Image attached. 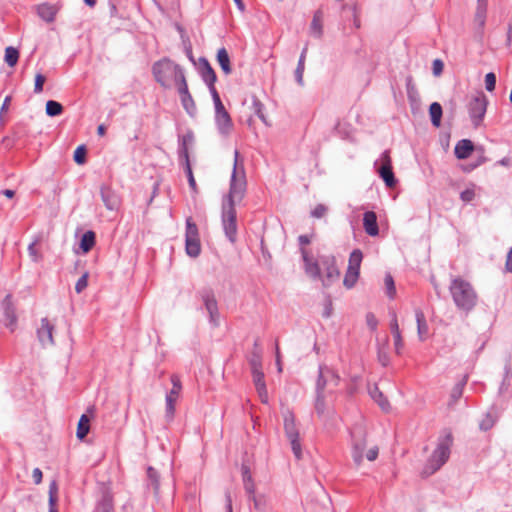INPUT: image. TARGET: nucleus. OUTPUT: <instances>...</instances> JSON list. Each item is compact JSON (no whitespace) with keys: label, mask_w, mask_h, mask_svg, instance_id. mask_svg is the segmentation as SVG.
I'll use <instances>...</instances> for the list:
<instances>
[{"label":"nucleus","mask_w":512,"mask_h":512,"mask_svg":"<svg viewBox=\"0 0 512 512\" xmlns=\"http://www.w3.org/2000/svg\"><path fill=\"white\" fill-rule=\"evenodd\" d=\"M185 238H199L198 227L191 217L186 219Z\"/></svg>","instance_id":"49530a36"},{"label":"nucleus","mask_w":512,"mask_h":512,"mask_svg":"<svg viewBox=\"0 0 512 512\" xmlns=\"http://www.w3.org/2000/svg\"><path fill=\"white\" fill-rule=\"evenodd\" d=\"M487 105L488 99L483 93L476 95L469 102L468 111L475 127H478L482 122L487 110Z\"/></svg>","instance_id":"0eeeda50"},{"label":"nucleus","mask_w":512,"mask_h":512,"mask_svg":"<svg viewBox=\"0 0 512 512\" xmlns=\"http://www.w3.org/2000/svg\"><path fill=\"white\" fill-rule=\"evenodd\" d=\"M512 45V17L507 25V36H506V46L511 47Z\"/></svg>","instance_id":"774afa93"},{"label":"nucleus","mask_w":512,"mask_h":512,"mask_svg":"<svg viewBox=\"0 0 512 512\" xmlns=\"http://www.w3.org/2000/svg\"><path fill=\"white\" fill-rule=\"evenodd\" d=\"M384 282H385L387 295L390 298H394V296L396 294V288H395L394 280H393V277L391 276V274H389V273L386 274Z\"/></svg>","instance_id":"864d4df0"},{"label":"nucleus","mask_w":512,"mask_h":512,"mask_svg":"<svg viewBox=\"0 0 512 512\" xmlns=\"http://www.w3.org/2000/svg\"><path fill=\"white\" fill-rule=\"evenodd\" d=\"M95 245V233L93 231H87L83 234L80 241V248L84 253L89 252Z\"/></svg>","instance_id":"7c9ffc66"},{"label":"nucleus","mask_w":512,"mask_h":512,"mask_svg":"<svg viewBox=\"0 0 512 512\" xmlns=\"http://www.w3.org/2000/svg\"><path fill=\"white\" fill-rule=\"evenodd\" d=\"M180 99H181L182 106L186 110V112L190 116H195L196 112H197V108H196V104H195L191 94L189 93L186 95H182V96H180Z\"/></svg>","instance_id":"c9c22d12"},{"label":"nucleus","mask_w":512,"mask_h":512,"mask_svg":"<svg viewBox=\"0 0 512 512\" xmlns=\"http://www.w3.org/2000/svg\"><path fill=\"white\" fill-rule=\"evenodd\" d=\"M101 199L108 210H116L120 201L116 193L108 186L102 185L100 188Z\"/></svg>","instance_id":"4468645a"},{"label":"nucleus","mask_w":512,"mask_h":512,"mask_svg":"<svg viewBox=\"0 0 512 512\" xmlns=\"http://www.w3.org/2000/svg\"><path fill=\"white\" fill-rule=\"evenodd\" d=\"M381 164L378 166V161L375 162L376 170L379 176L383 179L386 186L393 188L396 185V178L392 170V161L390 158V152L384 151L381 155Z\"/></svg>","instance_id":"1a4fd4ad"},{"label":"nucleus","mask_w":512,"mask_h":512,"mask_svg":"<svg viewBox=\"0 0 512 512\" xmlns=\"http://www.w3.org/2000/svg\"><path fill=\"white\" fill-rule=\"evenodd\" d=\"M473 149L474 146L471 140L462 139L456 144L454 153L458 159H466L470 156Z\"/></svg>","instance_id":"4be33fe9"},{"label":"nucleus","mask_w":512,"mask_h":512,"mask_svg":"<svg viewBox=\"0 0 512 512\" xmlns=\"http://www.w3.org/2000/svg\"><path fill=\"white\" fill-rule=\"evenodd\" d=\"M358 276L359 271L348 268L343 280L344 286H346L347 288H352L355 285Z\"/></svg>","instance_id":"a18cd8bd"},{"label":"nucleus","mask_w":512,"mask_h":512,"mask_svg":"<svg viewBox=\"0 0 512 512\" xmlns=\"http://www.w3.org/2000/svg\"><path fill=\"white\" fill-rule=\"evenodd\" d=\"M251 372H252L253 382L255 384L256 389L260 388L263 390V387H265L266 384L264 381V373H263L262 369L251 370Z\"/></svg>","instance_id":"09e8293b"},{"label":"nucleus","mask_w":512,"mask_h":512,"mask_svg":"<svg viewBox=\"0 0 512 512\" xmlns=\"http://www.w3.org/2000/svg\"><path fill=\"white\" fill-rule=\"evenodd\" d=\"M58 484L53 480L49 485V512H58L56 509Z\"/></svg>","instance_id":"f704fd0d"},{"label":"nucleus","mask_w":512,"mask_h":512,"mask_svg":"<svg viewBox=\"0 0 512 512\" xmlns=\"http://www.w3.org/2000/svg\"><path fill=\"white\" fill-rule=\"evenodd\" d=\"M340 381L339 375L327 366H320L316 381V392H325L328 386L336 387Z\"/></svg>","instance_id":"9b49d317"},{"label":"nucleus","mask_w":512,"mask_h":512,"mask_svg":"<svg viewBox=\"0 0 512 512\" xmlns=\"http://www.w3.org/2000/svg\"><path fill=\"white\" fill-rule=\"evenodd\" d=\"M253 504L254 508L258 512H267L268 511V498L264 494H258L253 496V498L250 499Z\"/></svg>","instance_id":"e433bc0d"},{"label":"nucleus","mask_w":512,"mask_h":512,"mask_svg":"<svg viewBox=\"0 0 512 512\" xmlns=\"http://www.w3.org/2000/svg\"><path fill=\"white\" fill-rule=\"evenodd\" d=\"M215 123L219 133L223 136H228L233 128V123L228 112L215 115Z\"/></svg>","instance_id":"aec40b11"},{"label":"nucleus","mask_w":512,"mask_h":512,"mask_svg":"<svg viewBox=\"0 0 512 512\" xmlns=\"http://www.w3.org/2000/svg\"><path fill=\"white\" fill-rule=\"evenodd\" d=\"M90 420L88 418V416L86 414H83L80 419H79V422H78V426H77V432H76V435L78 437V439L82 440L86 437V435L89 433V429H90Z\"/></svg>","instance_id":"2f4dec72"},{"label":"nucleus","mask_w":512,"mask_h":512,"mask_svg":"<svg viewBox=\"0 0 512 512\" xmlns=\"http://www.w3.org/2000/svg\"><path fill=\"white\" fill-rule=\"evenodd\" d=\"M246 187L247 182L244 162L240 158L239 151L235 150L229 193L222 206V225L225 235L231 243H235L237 236L235 205L244 198Z\"/></svg>","instance_id":"f257e3e1"},{"label":"nucleus","mask_w":512,"mask_h":512,"mask_svg":"<svg viewBox=\"0 0 512 512\" xmlns=\"http://www.w3.org/2000/svg\"><path fill=\"white\" fill-rule=\"evenodd\" d=\"M199 65L202 80L207 84L208 88L215 86L217 76L208 60L206 58H200Z\"/></svg>","instance_id":"2eb2a0df"},{"label":"nucleus","mask_w":512,"mask_h":512,"mask_svg":"<svg viewBox=\"0 0 512 512\" xmlns=\"http://www.w3.org/2000/svg\"><path fill=\"white\" fill-rule=\"evenodd\" d=\"M369 394L371 398L378 403L383 411H389L390 404L376 385L369 387Z\"/></svg>","instance_id":"5701e85b"},{"label":"nucleus","mask_w":512,"mask_h":512,"mask_svg":"<svg viewBox=\"0 0 512 512\" xmlns=\"http://www.w3.org/2000/svg\"><path fill=\"white\" fill-rule=\"evenodd\" d=\"M407 95H408V99H409L412 107L414 105L419 104L420 98H419L418 92L415 89V87L413 85H411L410 81L407 84Z\"/></svg>","instance_id":"8fccbe9b"},{"label":"nucleus","mask_w":512,"mask_h":512,"mask_svg":"<svg viewBox=\"0 0 512 512\" xmlns=\"http://www.w3.org/2000/svg\"><path fill=\"white\" fill-rule=\"evenodd\" d=\"M488 0H478L475 13V20L480 26L485 24Z\"/></svg>","instance_id":"473e14b6"},{"label":"nucleus","mask_w":512,"mask_h":512,"mask_svg":"<svg viewBox=\"0 0 512 512\" xmlns=\"http://www.w3.org/2000/svg\"><path fill=\"white\" fill-rule=\"evenodd\" d=\"M475 197V192L472 189H466L461 192L460 198L464 202H471Z\"/></svg>","instance_id":"338daca9"},{"label":"nucleus","mask_w":512,"mask_h":512,"mask_svg":"<svg viewBox=\"0 0 512 512\" xmlns=\"http://www.w3.org/2000/svg\"><path fill=\"white\" fill-rule=\"evenodd\" d=\"M362 258L363 254L359 249H355L354 251H352L349 257L348 268L359 271Z\"/></svg>","instance_id":"79ce46f5"},{"label":"nucleus","mask_w":512,"mask_h":512,"mask_svg":"<svg viewBox=\"0 0 512 512\" xmlns=\"http://www.w3.org/2000/svg\"><path fill=\"white\" fill-rule=\"evenodd\" d=\"M88 285V273H84L76 282L75 291L79 294L86 289Z\"/></svg>","instance_id":"bf43d9fd"},{"label":"nucleus","mask_w":512,"mask_h":512,"mask_svg":"<svg viewBox=\"0 0 512 512\" xmlns=\"http://www.w3.org/2000/svg\"><path fill=\"white\" fill-rule=\"evenodd\" d=\"M366 323H367V326L371 329V330H376L377 328V325H378V320L376 319L375 315L373 313H368L366 315Z\"/></svg>","instance_id":"0e129e2a"},{"label":"nucleus","mask_w":512,"mask_h":512,"mask_svg":"<svg viewBox=\"0 0 512 512\" xmlns=\"http://www.w3.org/2000/svg\"><path fill=\"white\" fill-rule=\"evenodd\" d=\"M73 158H74V161L77 164H84L85 161H86V148H85V146L81 145V146L77 147L75 152H74Z\"/></svg>","instance_id":"6e6d98bb"},{"label":"nucleus","mask_w":512,"mask_h":512,"mask_svg":"<svg viewBox=\"0 0 512 512\" xmlns=\"http://www.w3.org/2000/svg\"><path fill=\"white\" fill-rule=\"evenodd\" d=\"M95 512H114L113 498L109 492H105L97 503Z\"/></svg>","instance_id":"bb28decb"},{"label":"nucleus","mask_w":512,"mask_h":512,"mask_svg":"<svg viewBox=\"0 0 512 512\" xmlns=\"http://www.w3.org/2000/svg\"><path fill=\"white\" fill-rule=\"evenodd\" d=\"M304 69H305V64L302 63V61H298V64H297V67L295 70V79L300 86L304 85V81H303Z\"/></svg>","instance_id":"052dcab7"},{"label":"nucleus","mask_w":512,"mask_h":512,"mask_svg":"<svg viewBox=\"0 0 512 512\" xmlns=\"http://www.w3.org/2000/svg\"><path fill=\"white\" fill-rule=\"evenodd\" d=\"M243 484H244L245 492L248 494V498L250 500L251 498H253V496L256 495L255 494V484H254L253 480L252 481H246Z\"/></svg>","instance_id":"69168bd1"},{"label":"nucleus","mask_w":512,"mask_h":512,"mask_svg":"<svg viewBox=\"0 0 512 512\" xmlns=\"http://www.w3.org/2000/svg\"><path fill=\"white\" fill-rule=\"evenodd\" d=\"M5 317H6V321H7L6 326L10 327L11 331H13L14 327L16 325V322H17V317L14 312V309L11 307H6L5 308Z\"/></svg>","instance_id":"3c124183"},{"label":"nucleus","mask_w":512,"mask_h":512,"mask_svg":"<svg viewBox=\"0 0 512 512\" xmlns=\"http://www.w3.org/2000/svg\"><path fill=\"white\" fill-rule=\"evenodd\" d=\"M352 457L357 466L363 461V452L366 448V433L361 427H355L351 432Z\"/></svg>","instance_id":"9d476101"},{"label":"nucleus","mask_w":512,"mask_h":512,"mask_svg":"<svg viewBox=\"0 0 512 512\" xmlns=\"http://www.w3.org/2000/svg\"><path fill=\"white\" fill-rule=\"evenodd\" d=\"M185 250L186 253L193 258L199 256L201 252V245L199 238H185Z\"/></svg>","instance_id":"cd10ccee"},{"label":"nucleus","mask_w":512,"mask_h":512,"mask_svg":"<svg viewBox=\"0 0 512 512\" xmlns=\"http://www.w3.org/2000/svg\"><path fill=\"white\" fill-rule=\"evenodd\" d=\"M388 347H389L388 338H385V340L382 344L379 343L377 345V358H378L379 363L384 367L388 366L390 363Z\"/></svg>","instance_id":"c85d7f7f"},{"label":"nucleus","mask_w":512,"mask_h":512,"mask_svg":"<svg viewBox=\"0 0 512 512\" xmlns=\"http://www.w3.org/2000/svg\"><path fill=\"white\" fill-rule=\"evenodd\" d=\"M282 416L285 435L291 445L294 456L299 460L302 458V447L294 413L286 408L282 411Z\"/></svg>","instance_id":"39448f33"},{"label":"nucleus","mask_w":512,"mask_h":512,"mask_svg":"<svg viewBox=\"0 0 512 512\" xmlns=\"http://www.w3.org/2000/svg\"><path fill=\"white\" fill-rule=\"evenodd\" d=\"M217 62L226 75H229L232 72L230 57L224 47L220 48L217 52Z\"/></svg>","instance_id":"a878e982"},{"label":"nucleus","mask_w":512,"mask_h":512,"mask_svg":"<svg viewBox=\"0 0 512 512\" xmlns=\"http://www.w3.org/2000/svg\"><path fill=\"white\" fill-rule=\"evenodd\" d=\"M429 114L432 125L435 126L436 128L440 127L443 111L441 105L438 102H433L430 105Z\"/></svg>","instance_id":"c756f323"},{"label":"nucleus","mask_w":512,"mask_h":512,"mask_svg":"<svg viewBox=\"0 0 512 512\" xmlns=\"http://www.w3.org/2000/svg\"><path fill=\"white\" fill-rule=\"evenodd\" d=\"M182 71L183 69L178 64H175L168 58H163L152 66L155 80L164 88H170L172 81L178 76V72Z\"/></svg>","instance_id":"20e7f679"},{"label":"nucleus","mask_w":512,"mask_h":512,"mask_svg":"<svg viewBox=\"0 0 512 512\" xmlns=\"http://www.w3.org/2000/svg\"><path fill=\"white\" fill-rule=\"evenodd\" d=\"M181 162L184 166V170H185L186 176L188 178V183H189L190 188L193 190V192L197 193V184H196V181H195V178L193 175L190 160L189 159L181 160Z\"/></svg>","instance_id":"ea45409f"},{"label":"nucleus","mask_w":512,"mask_h":512,"mask_svg":"<svg viewBox=\"0 0 512 512\" xmlns=\"http://www.w3.org/2000/svg\"><path fill=\"white\" fill-rule=\"evenodd\" d=\"M37 15L45 22L52 23L55 20L59 8L56 5L42 3L35 7Z\"/></svg>","instance_id":"f3484780"},{"label":"nucleus","mask_w":512,"mask_h":512,"mask_svg":"<svg viewBox=\"0 0 512 512\" xmlns=\"http://www.w3.org/2000/svg\"><path fill=\"white\" fill-rule=\"evenodd\" d=\"M253 108H254V112L258 116V118L263 123L267 124V120H266V117H265L264 112H263V109H264L263 104L259 100L255 99L253 101Z\"/></svg>","instance_id":"13d9d810"},{"label":"nucleus","mask_w":512,"mask_h":512,"mask_svg":"<svg viewBox=\"0 0 512 512\" xmlns=\"http://www.w3.org/2000/svg\"><path fill=\"white\" fill-rule=\"evenodd\" d=\"M415 318L417 323V333L421 341H424L428 337L429 328L425 318V314L421 309L415 310Z\"/></svg>","instance_id":"412c9836"},{"label":"nucleus","mask_w":512,"mask_h":512,"mask_svg":"<svg viewBox=\"0 0 512 512\" xmlns=\"http://www.w3.org/2000/svg\"><path fill=\"white\" fill-rule=\"evenodd\" d=\"M390 329H391V332L394 337L395 352L397 354H401V350L403 348V341H402V336H401V332L399 329L397 315L395 312L391 313Z\"/></svg>","instance_id":"6ab92c4d"},{"label":"nucleus","mask_w":512,"mask_h":512,"mask_svg":"<svg viewBox=\"0 0 512 512\" xmlns=\"http://www.w3.org/2000/svg\"><path fill=\"white\" fill-rule=\"evenodd\" d=\"M174 83L176 84L178 88V93L180 96L189 94L188 84L184 75V71L178 72V76L174 80Z\"/></svg>","instance_id":"37998d69"},{"label":"nucleus","mask_w":512,"mask_h":512,"mask_svg":"<svg viewBox=\"0 0 512 512\" xmlns=\"http://www.w3.org/2000/svg\"><path fill=\"white\" fill-rule=\"evenodd\" d=\"M363 228L365 232L372 237L379 234V227L377 223V215L373 211H367L363 215Z\"/></svg>","instance_id":"a211bd4d"},{"label":"nucleus","mask_w":512,"mask_h":512,"mask_svg":"<svg viewBox=\"0 0 512 512\" xmlns=\"http://www.w3.org/2000/svg\"><path fill=\"white\" fill-rule=\"evenodd\" d=\"M321 265L325 270V278L322 280L324 286L331 285L339 278L340 272L336 266L335 258L332 256L323 257Z\"/></svg>","instance_id":"f8f14e48"},{"label":"nucleus","mask_w":512,"mask_h":512,"mask_svg":"<svg viewBox=\"0 0 512 512\" xmlns=\"http://www.w3.org/2000/svg\"><path fill=\"white\" fill-rule=\"evenodd\" d=\"M248 361L251 370L262 369V350L259 347L258 341H255L254 348L249 356Z\"/></svg>","instance_id":"393cba45"},{"label":"nucleus","mask_w":512,"mask_h":512,"mask_svg":"<svg viewBox=\"0 0 512 512\" xmlns=\"http://www.w3.org/2000/svg\"><path fill=\"white\" fill-rule=\"evenodd\" d=\"M203 305L209 315V321L214 327L220 325V313L214 292L211 289H203L199 292Z\"/></svg>","instance_id":"423d86ee"},{"label":"nucleus","mask_w":512,"mask_h":512,"mask_svg":"<svg viewBox=\"0 0 512 512\" xmlns=\"http://www.w3.org/2000/svg\"><path fill=\"white\" fill-rule=\"evenodd\" d=\"M449 291L455 306L464 312H470L478 302V295L470 282L462 277H453Z\"/></svg>","instance_id":"f03ea898"},{"label":"nucleus","mask_w":512,"mask_h":512,"mask_svg":"<svg viewBox=\"0 0 512 512\" xmlns=\"http://www.w3.org/2000/svg\"><path fill=\"white\" fill-rule=\"evenodd\" d=\"M63 112V106L54 100H49L46 103V114L50 117H55Z\"/></svg>","instance_id":"c03bdc74"},{"label":"nucleus","mask_w":512,"mask_h":512,"mask_svg":"<svg viewBox=\"0 0 512 512\" xmlns=\"http://www.w3.org/2000/svg\"><path fill=\"white\" fill-rule=\"evenodd\" d=\"M147 476L149 481L151 482V485L153 486V490L155 494H158L159 491V475L158 472L152 468L149 467L147 469Z\"/></svg>","instance_id":"de8ad7c7"},{"label":"nucleus","mask_w":512,"mask_h":512,"mask_svg":"<svg viewBox=\"0 0 512 512\" xmlns=\"http://www.w3.org/2000/svg\"><path fill=\"white\" fill-rule=\"evenodd\" d=\"M452 445V436L450 434L441 438L437 444L436 449L428 459L423 473L427 476L432 475L438 471L449 459L450 448Z\"/></svg>","instance_id":"7ed1b4c3"},{"label":"nucleus","mask_w":512,"mask_h":512,"mask_svg":"<svg viewBox=\"0 0 512 512\" xmlns=\"http://www.w3.org/2000/svg\"><path fill=\"white\" fill-rule=\"evenodd\" d=\"M18 59L19 51L16 48L9 46L5 49V62L8 66L14 67L17 64Z\"/></svg>","instance_id":"a19ab883"},{"label":"nucleus","mask_w":512,"mask_h":512,"mask_svg":"<svg viewBox=\"0 0 512 512\" xmlns=\"http://www.w3.org/2000/svg\"><path fill=\"white\" fill-rule=\"evenodd\" d=\"M325 398V392H316L314 408L319 417H322L326 410Z\"/></svg>","instance_id":"58836bf2"},{"label":"nucleus","mask_w":512,"mask_h":512,"mask_svg":"<svg viewBox=\"0 0 512 512\" xmlns=\"http://www.w3.org/2000/svg\"><path fill=\"white\" fill-rule=\"evenodd\" d=\"M495 420L491 414H486L479 423V428L482 431H488L494 426Z\"/></svg>","instance_id":"5fc2aeb1"},{"label":"nucleus","mask_w":512,"mask_h":512,"mask_svg":"<svg viewBox=\"0 0 512 512\" xmlns=\"http://www.w3.org/2000/svg\"><path fill=\"white\" fill-rule=\"evenodd\" d=\"M194 142V134L191 131H188L181 137V143L179 148V157L180 160L189 159L188 145H191Z\"/></svg>","instance_id":"b1692460"},{"label":"nucleus","mask_w":512,"mask_h":512,"mask_svg":"<svg viewBox=\"0 0 512 512\" xmlns=\"http://www.w3.org/2000/svg\"><path fill=\"white\" fill-rule=\"evenodd\" d=\"M496 86V75L493 72H489L485 75V88L487 91L492 92Z\"/></svg>","instance_id":"4d7b16f0"},{"label":"nucleus","mask_w":512,"mask_h":512,"mask_svg":"<svg viewBox=\"0 0 512 512\" xmlns=\"http://www.w3.org/2000/svg\"><path fill=\"white\" fill-rule=\"evenodd\" d=\"M46 78L44 75L42 74H37L35 76V86H34V91L36 93H40L42 90H43V85H44V82H45Z\"/></svg>","instance_id":"e2e57ef3"},{"label":"nucleus","mask_w":512,"mask_h":512,"mask_svg":"<svg viewBox=\"0 0 512 512\" xmlns=\"http://www.w3.org/2000/svg\"><path fill=\"white\" fill-rule=\"evenodd\" d=\"M171 383L172 388L171 390L166 394L165 402H166V408H165V418L167 421H172L175 414V403L180 395V392L182 390V384L180 381V378L178 375L173 374L171 376Z\"/></svg>","instance_id":"6e6552de"},{"label":"nucleus","mask_w":512,"mask_h":512,"mask_svg":"<svg viewBox=\"0 0 512 512\" xmlns=\"http://www.w3.org/2000/svg\"><path fill=\"white\" fill-rule=\"evenodd\" d=\"M328 212V207L323 204H318L311 212V216L314 218H322Z\"/></svg>","instance_id":"680f3d73"},{"label":"nucleus","mask_w":512,"mask_h":512,"mask_svg":"<svg viewBox=\"0 0 512 512\" xmlns=\"http://www.w3.org/2000/svg\"><path fill=\"white\" fill-rule=\"evenodd\" d=\"M304 261L305 272L313 279H320V267L316 261L309 256V253L303 247L300 249Z\"/></svg>","instance_id":"dca6fc26"},{"label":"nucleus","mask_w":512,"mask_h":512,"mask_svg":"<svg viewBox=\"0 0 512 512\" xmlns=\"http://www.w3.org/2000/svg\"><path fill=\"white\" fill-rule=\"evenodd\" d=\"M53 331L54 325L49 321V319L46 317L42 318L40 326L37 329V336L43 346L54 344Z\"/></svg>","instance_id":"ddd939ff"},{"label":"nucleus","mask_w":512,"mask_h":512,"mask_svg":"<svg viewBox=\"0 0 512 512\" xmlns=\"http://www.w3.org/2000/svg\"><path fill=\"white\" fill-rule=\"evenodd\" d=\"M322 13L320 11L315 12L310 29L311 32L315 35V37L320 38L322 36V23H321Z\"/></svg>","instance_id":"4c0bfd02"},{"label":"nucleus","mask_w":512,"mask_h":512,"mask_svg":"<svg viewBox=\"0 0 512 512\" xmlns=\"http://www.w3.org/2000/svg\"><path fill=\"white\" fill-rule=\"evenodd\" d=\"M37 243H38V240H35L32 243H30V245L28 246V254H29L31 260L35 263L39 262L42 259V254L36 248Z\"/></svg>","instance_id":"603ef678"},{"label":"nucleus","mask_w":512,"mask_h":512,"mask_svg":"<svg viewBox=\"0 0 512 512\" xmlns=\"http://www.w3.org/2000/svg\"><path fill=\"white\" fill-rule=\"evenodd\" d=\"M467 381H468V375H464L462 380L460 382H458L457 384H455V386L452 388V391L450 394L452 403L457 402L461 398V396L463 394V389H464Z\"/></svg>","instance_id":"72a5a7b5"}]
</instances>
